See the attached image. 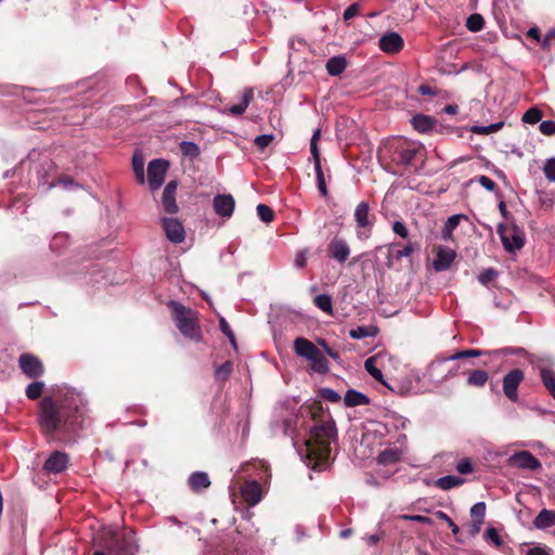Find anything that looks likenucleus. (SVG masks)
Instances as JSON below:
<instances>
[{"instance_id": "obj_38", "label": "nucleus", "mask_w": 555, "mask_h": 555, "mask_svg": "<svg viewBox=\"0 0 555 555\" xmlns=\"http://www.w3.org/2000/svg\"><path fill=\"white\" fill-rule=\"evenodd\" d=\"M365 370L370 373L372 377H374L377 382L382 383L383 385L389 387L386 382L384 380V376L382 371L376 367L375 365V359L373 357L369 358L364 362Z\"/></svg>"}, {"instance_id": "obj_28", "label": "nucleus", "mask_w": 555, "mask_h": 555, "mask_svg": "<svg viewBox=\"0 0 555 555\" xmlns=\"http://www.w3.org/2000/svg\"><path fill=\"white\" fill-rule=\"evenodd\" d=\"M465 218L464 215H453L446 221L441 237L444 241H450L453 237V231L459 227L461 219Z\"/></svg>"}, {"instance_id": "obj_52", "label": "nucleus", "mask_w": 555, "mask_h": 555, "mask_svg": "<svg viewBox=\"0 0 555 555\" xmlns=\"http://www.w3.org/2000/svg\"><path fill=\"white\" fill-rule=\"evenodd\" d=\"M392 231L402 238L409 237V230L402 221H395L392 223Z\"/></svg>"}, {"instance_id": "obj_11", "label": "nucleus", "mask_w": 555, "mask_h": 555, "mask_svg": "<svg viewBox=\"0 0 555 555\" xmlns=\"http://www.w3.org/2000/svg\"><path fill=\"white\" fill-rule=\"evenodd\" d=\"M166 237L173 244H180L185 240L183 224L176 218L164 217L160 220Z\"/></svg>"}, {"instance_id": "obj_21", "label": "nucleus", "mask_w": 555, "mask_h": 555, "mask_svg": "<svg viewBox=\"0 0 555 555\" xmlns=\"http://www.w3.org/2000/svg\"><path fill=\"white\" fill-rule=\"evenodd\" d=\"M294 350L298 356L309 360L313 354H317L315 352L319 350V348L314 346L309 339L305 337H298L294 341Z\"/></svg>"}, {"instance_id": "obj_29", "label": "nucleus", "mask_w": 555, "mask_h": 555, "mask_svg": "<svg viewBox=\"0 0 555 555\" xmlns=\"http://www.w3.org/2000/svg\"><path fill=\"white\" fill-rule=\"evenodd\" d=\"M310 359L311 369L318 373H326L328 371V361L324 354L319 350Z\"/></svg>"}, {"instance_id": "obj_46", "label": "nucleus", "mask_w": 555, "mask_h": 555, "mask_svg": "<svg viewBox=\"0 0 555 555\" xmlns=\"http://www.w3.org/2000/svg\"><path fill=\"white\" fill-rule=\"evenodd\" d=\"M314 170H315V175H317L318 189L323 196H326L327 188H326L325 178H324V173H323L321 165H318V164L314 165Z\"/></svg>"}, {"instance_id": "obj_63", "label": "nucleus", "mask_w": 555, "mask_h": 555, "mask_svg": "<svg viewBox=\"0 0 555 555\" xmlns=\"http://www.w3.org/2000/svg\"><path fill=\"white\" fill-rule=\"evenodd\" d=\"M482 524L483 522H481V521L472 520V525L469 528V535L476 537L480 532Z\"/></svg>"}, {"instance_id": "obj_13", "label": "nucleus", "mask_w": 555, "mask_h": 555, "mask_svg": "<svg viewBox=\"0 0 555 555\" xmlns=\"http://www.w3.org/2000/svg\"><path fill=\"white\" fill-rule=\"evenodd\" d=\"M178 182L171 180L167 183L162 195V207L164 212L168 215H176L179 211V207L176 201Z\"/></svg>"}, {"instance_id": "obj_9", "label": "nucleus", "mask_w": 555, "mask_h": 555, "mask_svg": "<svg viewBox=\"0 0 555 555\" xmlns=\"http://www.w3.org/2000/svg\"><path fill=\"white\" fill-rule=\"evenodd\" d=\"M525 378L520 369H513L503 377V392L512 402L518 401V387Z\"/></svg>"}, {"instance_id": "obj_37", "label": "nucleus", "mask_w": 555, "mask_h": 555, "mask_svg": "<svg viewBox=\"0 0 555 555\" xmlns=\"http://www.w3.org/2000/svg\"><path fill=\"white\" fill-rule=\"evenodd\" d=\"M313 304L323 312L333 314V304L330 295L321 294L315 296Z\"/></svg>"}, {"instance_id": "obj_49", "label": "nucleus", "mask_w": 555, "mask_h": 555, "mask_svg": "<svg viewBox=\"0 0 555 555\" xmlns=\"http://www.w3.org/2000/svg\"><path fill=\"white\" fill-rule=\"evenodd\" d=\"M436 517L447 522V526L452 530V533L456 535L460 532L459 526L442 511L436 512Z\"/></svg>"}, {"instance_id": "obj_55", "label": "nucleus", "mask_w": 555, "mask_h": 555, "mask_svg": "<svg viewBox=\"0 0 555 555\" xmlns=\"http://www.w3.org/2000/svg\"><path fill=\"white\" fill-rule=\"evenodd\" d=\"M456 470L462 474L466 475L473 472V464L469 459H463L456 466Z\"/></svg>"}, {"instance_id": "obj_3", "label": "nucleus", "mask_w": 555, "mask_h": 555, "mask_svg": "<svg viewBox=\"0 0 555 555\" xmlns=\"http://www.w3.org/2000/svg\"><path fill=\"white\" fill-rule=\"evenodd\" d=\"M422 153L421 143L404 138H389L379 146L377 155L384 169L396 175L399 167L414 168Z\"/></svg>"}, {"instance_id": "obj_50", "label": "nucleus", "mask_w": 555, "mask_h": 555, "mask_svg": "<svg viewBox=\"0 0 555 555\" xmlns=\"http://www.w3.org/2000/svg\"><path fill=\"white\" fill-rule=\"evenodd\" d=\"M543 172L548 181L555 182V158H550L545 162Z\"/></svg>"}, {"instance_id": "obj_30", "label": "nucleus", "mask_w": 555, "mask_h": 555, "mask_svg": "<svg viewBox=\"0 0 555 555\" xmlns=\"http://www.w3.org/2000/svg\"><path fill=\"white\" fill-rule=\"evenodd\" d=\"M489 379V374L485 370H474L467 377V385L473 387H483Z\"/></svg>"}, {"instance_id": "obj_8", "label": "nucleus", "mask_w": 555, "mask_h": 555, "mask_svg": "<svg viewBox=\"0 0 555 555\" xmlns=\"http://www.w3.org/2000/svg\"><path fill=\"white\" fill-rule=\"evenodd\" d=\"M169 163L165 159H153L147 166V180L152 191L162 186L168 170Z\"/></svg>"}, {"instance_id": "obj_14", "label": "nucleus", "mask_w": 555, "mask_h": 555, "mask_svg": "<svg viewBox=\"0 0 555 555\" xmlns=\"http://www.w3.org/2000/svg\"><path fill=\"white\" fill-rule=\"evenodd\" d=\"M69 463V456L65 452L54 451L50 454L43 464V469L48 474L63 473Z\"/></svg>"}, {"instance_id": "obj_53", "label": "nucleus", "mask_w": 555, "mask_h": 555, "mask_svg": "<svg viewBox=\"0 0 555 555\" xmlns=\"http://www.w3.org/2000/svg\"><path fill=\"white\" fill-rule=\"evenodd\" d=\"M496 275V271L492 268L486 269L482 272H480L478 280L481 284L487 285L490 283Z\"/></svg>"}, {"instance_id": "obj_42", "label": "nucleus", "mask_w": 555, "mask_h": 555, "mask_svg": "<svg viewBox=\"0 0 555 555\" xmlns=\"http://www.w3.org/2000/svg\"><path fill=\"white\" fill-rule=\"evenodd\" d=\"M321 131L318 129L310 140V152L313 157L314 165H321V156L318 147V141L320 140Z\"/></svg>"}, {"instance_id": "obj_15", "label": "nucleus", "mask_w": 555, "mask_h": 555, "mask_svg": "<svg viewBox=\"0 0 555 555\" xmlns=\"http://www.w3.org/2000/svg\"><path fill=\"white\" fill-rule=\"evenodd\" d=\"M327 255L339 263H344L350 255V247L345 240L335 236L328 243Z\"/></svg>"}, {"instance_id": "obj_19", "label": "nucleus", "mask_w": 555, "mask_h": 555, "mask_svg": "<svg viewBox=\"0 0 555 555\" xmlns=\"http://www.w3.org/2000/svg\"><path fill=\"white\" fill-rule=\"evenodd\" d=\"M411 124H412L414 130H416L417 132L428 133L434 130V128L437 125V120H436V118H434L429 115L416 114L411 119Z\"/></svg>"}, {"instance_id": "obj_27", "label": "nucleus", "mask_w": 555, "mask_h": 555, "mask_svg": "<svg viewBox=\"0 0 555 555\" xmlns=\"http://www.w3.org/2000/svg\"><path fill=\"white\" fill-rule=\"evenodd\" d=\"M325 67L328 75L338 76L346 69L347 62L343 56H333L326 62Z\"/></svg>"}, {"instance_id": "obj_34", "label": "nucleus", "mask_w": 555, "mask_h": 555, "mask_svg": "<svg viewBox=\"0 0 555 555\" xmlns=\"http://www.w3.org/2000/svg\"><path fill=\"white\" fill-rule=\"evenodd\" d=\"M378 333L375 326H358L349 331V335L353 339H362L365 337H375Z\"/></svg>"}, {"instance_id": "obj_59", "label": "nucleus", "mask_w": 555, "mask_h": 555, "mask_svg": "<svg viewBox=\"0 0 555 555\" xmlns=\"http://www.w3.org/2000/svg\"><path fill=\"white\" fill-rule=\"evenodd\" d=\"M272 140H273V137L270 134H261L255 139V144L259 149H264L272 142Z\"/></svg>"}, {"instance_id": "obj_31", "label": "nucleus", "mask_w": 555, "mask_h": 555, "mask_svg": "<svg viewBox=\"0 0 555 555\" xmlns=\"http://www.w3.org/2000/svg\"><path fill=\"white\" fill-rule=\"evenodd\" d=\"M132 169H133L137 181L140 184H144V182H145L144 158L139 153H134L132 156Z\"/></svg>"}, {"instance_id": "obj_60", "label": "nucleus", "mask_w": 555, "mask_h": 555, "mask_svg": "<svg viewBox=\"0 0 555 555\" xmlns=\"http://www.w3.org/2000/svg\"><path fill=\"white\" fill-rule=\"evenodd\" d=\"M405 518L413 520L415 522H418V524H423V525H431L433 524V519L430 517H427L424 515H411V516H405Z\"/></svg>"}, {"instance_id": "obj_64", "label": "nucleus", "mask_w": 555, "mask_h": 555, "mask_svg": "<svg viewBox=\"0 0 555 555\" xmlns=\"http://www.w3.org/2000/svg\"><path fill=\"white\" fill-rule=\"evenodd\" d=\"M526 555H551L548 551L541 546L529 548Z\"/></svg>"}, {"instance_id": "obj_10", "label": "nucleus", "mask_w": 555, "mask_h": 555, "mask_svg": "<svg viewBox=\"0 0 555 555\" xmlns=\"http://www.w3.org/2000/svg\"><path fill=\"white\" fill-rule=\"evenodd\" d=\"M508 465L519 469L535 472L542 467L541 462L529 451H519L508 457Z\"/></svg>"}, {"instance_id": "obj_39", "label": "nucleus", "mask_w": 555, "mask_h": 555, "mask_svg": "<svg viewBox=\"0 0 555 555\" xmlns=\"http://www.w3.org/2000/svg\"><path fill=\"white\" fill-rule=\"evenodd\" d=\"M43 389L44 383L35 380L26 387L25 393L29 400H37L41 397Z\"/></svg>"}, {"instance_id": "obj_41", "label": "nucleus", "mask_w": 555, "mask_h": 555, "mask_svg": "<svg viewBox=\"0 0 555 555\" xmlns=\"http://www.w3.org/2000/svg\"><path fill=\"white\" fill-rule=\"evenodd\" d=\"M232 371H233V363H232V361L228 360L224 363H222L221 365L216 367V371H215L216 379L221 380V382L227 380L229 378V376L231 375Z\"/></svg>"}, {"instance_id": "obj_12", "label": "nucleus", "mask_w": 555, "mask_h": 555, "mask_svg": "<svg viewBox=\"0 0 555 555\" xmlns=\"http://www.w3.org/2000/svg\"><path fill=\"white\" fill-rule=\"evenodd\" d=\"M241 495L248 506L257 505L262 499V488L257 480H246L240 488Z\"/></svg>"}, {"instance_id": "obj_32", "label": "nucleus", "mask_w": 555, "mask_h": 555, "mask_svg": "<svg viewBox=\"0 0 555 555\" xmlns=\"http://www.w3.org/2000/svg\"><path fill=\"white\" fill-rule=\"evenodd\" d=\"M541 379L544 387L555 400V372L551 369H541Z\"/></svg>"}, {"instance_id": "obj_62", "label": "nucleus", "mask_w": 555, "mask_h": 555, "mask_svg": "<svg viewBox=\"0 0 555 555\" xmlns=\"http://www.w3.org/2000/svg\"><path fill=\"white\" fill-rule=\"evenodd\" d=\"M418 92L422 95H430V96L437 95V90L428 85H421L418 87Z\"/></svg>"}, {"instance_id": "obj_56", "label": "nucleus", "mask_w": 555, "mask_h": 555, "mask_svg": "<svg viewBox=\"0 0 555 555\" xmlns=\"http://www.w3.org/2000/svg\"><path fill=\"white\" fill-rule=\"evenodd\" d=\"M360 13V4L352 3L344 12V21H349Z\"/></svg>"}, {"instance_id": "obj_57", "label": "nucleus", "mask_w": 555, "mask_h": 555, "mask_svg": "<svg viewBox=\"0 0 555 555\" xmlns=\"http://www.w3.org/2000/svg\"><path fill=\"white\" fill-rule=\"evenodd\" d=\"M478 182L486 190L493 192L496 189L495 182L487 176H479Z\"/></svg>"}, {"instance_id": "obj_40", "label": "nucleus", "mask_w": 555, "mask_h": 555, "mask_svg": "<svg viewBox=\"0 0 555 555\" xmlns=\"http://www.w3.org/2000/svg\"><path fill=\"white\" fill-rule=\"evenodd\" d=\"M483 26L485 20L480 14L474 13L467 17L466 27L468 30L476 33L481 30Z\"/></svg>"}, {"instance_id": "obj_18", "label": "nucleus", "mask_w": 555, "mask_h": 555, "mask_svg": "<svg viewBox=\"0 0 555 555\" xmlns=\"http://www.w3.org/2000/svg\"><path fill=\"white\" fill-rule=\"evenodd\" d=\"M456 254L449 247L438 246L436 259L434 260V269L438 272L448 270L454 261Z\"/></svg>"}, {"instance_id": "obj_44", "label": "nucleus", "mask_w": 555, "mask_h": 555, "mask_svg": "<svg viewBox=\"0 0 555 555\" xmlns=\"http://www.w3.org/2000/svg\"><path fill=\"white\" fill-rule=\"evenodd\" d=\"M542 116H543V114H542V112L539 108L530 107L529 109H527L525 112V114L522 115L521 120L524 122L533 125V124L539 122L542 119Z\"/></svg>"}, {"instance_id": "obj_16", "label": "nucleus", "mask_w": 555, "mask_h": 555, "mask_svg": "<svg viewBox=\"0 0 555 555\" xmlns=\"http://www.w3.org/2000/svg\"><path fill=\"white\" fill-rule=\"evenodd\" d=\"M379 49L388 54H396L403 49L402 37L395 31L387 33L379 38Z\"/></svg>"}, {"instance_id": "obj_33", "label": "nucleus", "mask_w": 555, "mask_h": 555, "mask_svg": "<svg viewBox=\"0 0 555 555\" xmlns=\"http://www.w3.org/2000/svg\"><path fill=\"white\" fill-rule=\"evenodd\" d=\"M179 149H180L181 154L191 160L197 158L201 154L199 146L196 143L191 142V141H182L179 144Z\"/></svg>"}, {"instance_id": "obj_58", "label": "nucleus", "mask_w": 555, "mask_h": 555, "mask_svg": "<svg viewBox=\"0 0 555 555\" xmlns=\"http://www.w3.org/2000/svg\"><path fill=\"white\" fill-rule=\"evenodd\" d=\"M322 398L331 401V402H338L340 400V396L333 389L324 388L321 390Z\"/></svg>"}, {"instance_id": "obj_43", "label": "nucleus", "mask_w": 555, "mask_h": 555, "mask_svg": "<svg viewBox=\"0 0 555 555\" xmlns=\"http://www.w3.org/2000/svg\"><path fill=\"white\" fill-rule=\"evenodd\" d=\"M487 505L485 502H478L470 507L472 520L485 522Z\"/></svg>"}, {"instance_id": "obj_24", "label": "nucleus", "mask_w": 555, "mask_h": 555, "mask_svg": "<svg viewBox=\"0 0 555 555\" xmlns=\"http://www.w3.org/2000/svg\"><path fill=\"white\" fill-rule=\"evenodd\" d=\"M537 529L545 530L555 525V511L543 508L532 521Z\"/></svg>"}, {"instance_id": "obj_48", "label": "nucleus", "mask_w": 555, "mask_h": 555, "mask_svg": "<svg viewBox=\"0 0 555 555\" xmlns=\"http://www.w3.org/2000/svg\"><path fill=\"white\" fill-rule=\"evenodd\" d=\"M220 331L229 338L231 345L236 347V340L233 331L231 330L229 323L224 318H221L219 321Z\"/></svg>"}, {"instance_id": "obj_2", "label": "nucleus", "mask_w": 555, "mask_h": 555, "mask_svg": "<svg viewBox=\"0 0 555 555\" xmlns=\"http://www.w3.org/2000/svg\"><path fill=\"white\" fill-rule=\"evenodd\" d=\"M312 421L309 438L305 441L308 465L313 469L327 464L331 456V443L337 438L335 422L328 410L320 401H313L306 410Z\"/></svg>"}, {"instance_id": "obj_45", "label": "nucleus", "mask_w": 555, "mask_h": 555, "mask_svg": "<svg viewBox=\"0 0 555 555\" xmlns=\"http://www.w3.org/2000/svg\"><path fill=\"white\" fill-rule=\"evenodd\" d=\"M257 215L264 223H270L274 219V211L266 204H259L257 206Z\"/></svg>"}, {"instance_id": "obj_51", "label": "nucleus", "mask_w": 555, "mask_h": 555, "mask_svg": "<svg viewBox=\"0 0 555 555\" xmlns=\"http://www.w3.org/2000/svg\"><path fill=\"white\" fill-rule=\"evenodd\" d=\"M485 537L486 539L492 541L493 544L498 547L503 545V540L501 539L498 530L493 527L487 529Z\"/></svg>"}, {"instance_id": "obj_26", "label": "nucleus", "mask_w": 555, "mask_h": 555, "mask_svg": "<svg viewBox=\"0 0 555 555\" xmlns=\"http://www.w3.org/2000/svg\"><path fill=\"white\" fill-rule=\"evenodd\" d=\"M402 452L398 448H388L382 451L377 456L380 465H390L400 462Z\"/></svg>"}, {"instance_id": "obj_22", "label": "nucleus", "mask_w": 555, "mask_h": 555, "mask_svg": "<svg viewBox=\"0 0 555 555\" xmlns=\"http://www.w3.org/2000/svg\"><path fill=\"white\" fill-rule=\"evenodd\" d=\"M189 487L194 492H201L210 487L211 482L208 475L204 472L193 473L188 480Z\"/></svg>"}, {"instance_id": "obj_4", "label": "nucleus", "mask_w": 555, "mask_h": 555, "mask_svg": "<svg viewBox=\"0 0 555 555\" xmlns=\"http://www.w3.org/2000/svg\"><path fill=\"white\" fill-rule=\"evenodd\" d=\"M172 319L179 332L188 339L195 343L203 340V334L198 322L197 311L171 300L168 304Z\"/></svg>"}, {"instance_id": "obj_54", "label": "nucleus", "mask_w": 555, "mask_h": 555, "mask_svg": "<svg viewBox=\"0 0 555 555\" xmlns=\"http://www.w3.org/2000/svg\"><path fill=\"white\" fill-rule=\"evenodd\" d=\"M539 129L541 133L545 135H554L555 134V121L553 120H544L540 124Z\"/></svg>"}, {"instance_id": "obj_17", "label": "nucleus", "mask_w": 555, "mask_h": 555, "mask_svg": "<svg viewBox=\"0 0 555 555\" xmlns=\"http://www.w3.org/2000/svg\"><path fill=\"white\" fill-rule=\"evenodd\" d=\"M235 208V199L231 194H218L214 197L215 212L223 218H230Z\"/></svg>"}, {"instance_id": "obj_7", "label": "nucleus", "mask_w": 555, "mask_h": 555, "mask_svg": "<svg viewBox=\"0 0 555 555\" xmlns=\"http://www.w3.org/2000/svg\"><path fill=\"white\" fill-rule=\"evenodd\" d=\"M21 371L31 379L41 377L44 373V366L41 360L31 353H22L18 358Z\"/></svg>"}, {"instance_id": "obj_25", "label": "nucleus", "mask_w": 555, "mask_h": 555, "mask_svg": "<svg viewBox=\"0 0 555 555\" xmlns=\"http://www.w3.org/2000/svg\"><path fill=\"white\" fill-rule=\"evenodd\" d=\"M344 402L346 406L353 408L358 405H367L370 404V398L362 392H359L353 389L347 390L345 393Z\"/></svg>"}, {"instance_id": "obj_61", "label": "nucleus", "mask_w": 555, "mask_h": 555, "mask_svg": "<svg viewBox=\"0 0 555 555\" xmlns=\"http://www.w3.org/2000/svg\"><path fill=\"white\" fill-rule=\"evenodd\" d=\"M294 263L295 266L298 268V269H302L306 267L307 264V255L305 251H299L296 257H295V260H294Z\"/></svg>"}, {"instance_id": "obj_5", "label": "nucleus", "mask_w": 555, "mask_h": 555, "mask_svg": "<svg viewBox=\"0 0 555 555\" xmlns=\"http://www.w3.org/2000/svg\"><path fill=\"white\" fill-rule=\"evenodd\" d=\"M101 547L104 548L109 555H134L138 551V545L132 535L119 537L117 534H111L103 543Z\"/></svg>"}, {"instance_id": "obj_6", "label": "nucleus", "mask_w": 555, "mask_h": 555, "mask_svg": "<svg viewBox=\"0 0 555 555\" xmlns=\"http://www.w3.org/2000/svg\"><path fill=\"white\" fill-rule=\"evenodd\" d=\"M498 234L506 251L516 253L525 245V233L516 224L511 227L500 223L498 225Z\"/></svg>"}, {"instance_id": "obj_20", "label": "nucleus", "mask_w": 555, "mask_h": 555, "mask_svg": "<svg viewBox=\"0 0 555 555\" xmlns=\"http://www.w3.org/2000/svg\"><path fill=\"white\" fill-rule=\"evenodd\" d=\"M354 220L358 228L371 231L373 222L370 220V206L366 202L358 204L354 210Z\"/></svg>"}, {"instance_id": "obj_1", "label": "nucleus", "mask_w": 555, "mask_h": 555, "mask_svg": "<svg viewBox=\"0 0 555 555\" xmlns=\"http://www.w3.org/2000/svg\"><path fill=\"white\" fill-rule=\"evenodd\" d=\"M87 417V402L79 396L66 395L59 399L47 396L39 402L37 423L47 439L65 440L83 428Z\"/></svg>"}, {"instance_id": "obj_35", "label": "nucleus", "mask_w": 555, "mask_h": 555, "mask_svg": "<svg viewBox=\"0 0 555 555\" xmlns=\"http://www.w3.org/2000/svg\"><path fill=\"white\" fill-rule=\"evenodd\" d=\"M485 353H487V352L483 350H479V349L461 350V351H456L455 353H453L449 357L443 358L442 361H455V360H461V359H466V358H476V357H480Z\"/></svg>"}, {"instance_id": "obj_47", "label": "nucleus", "mask_w": 555, "mask_h": 555, "mask_svg": "<svg viewBox=\"0 0 555 555\" xmlns=\"http://www.w3.org/2000/svg\"><path fill=\"white\" fill-rule=\"evenodd\" d=\"M416 249H418V245L409 241L402 249L396 251L395 257L397 259L408 258L412 256Z\"/></svg>"}, {"instance_id": "obj_36", "label": "nucleus", "mask_w": 555, "mask_h": 555, "mask_svg": "<svg viewBox=\"0 0 555 555\" xmlns=\"http://www.w3.org/2000/svg\"><path fill=\"white\" fill-rule=\"evenodd\" d=\"M463 483V479L456 476L448 475L440 477L436 481V486L442 490H450Z\"/></svg>"}, {"instance_id": "obj_23", "label": "nucleus", "mask_w": 555, "mask_h": 555, "mask_svg": "<svg viewBox=\"0 0 555 555\" xmlns=\"http://www.w3.org/2000/svg\"><path fill=\"white\" fill-rule=\"evenodd\" d=\"M253 99L254 90L251 88L245 89L241 96V102L238 104L231 105L228 108V112L233 116L242 115L246 111Z\"/></svg>"}]
</instances>
